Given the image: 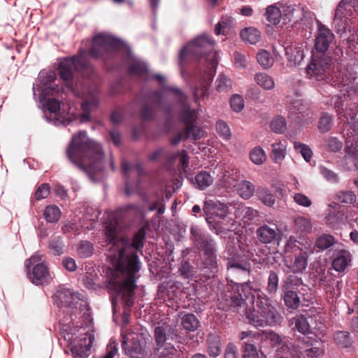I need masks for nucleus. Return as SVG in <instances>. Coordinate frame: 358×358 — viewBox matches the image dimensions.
Masks as SVG:
<instances>
[{"instance_id": "obj_1", "label": "nucleus", "mask_w": 358, "mask_h": 358, "mask_svg": "<svg viewBox=\"0 0 358 358\" xmlns=\"http://www.w3.org/2000/svg\"><path fill=\"white\" fill-rule=\"evenodd\" d=\"M58 73L64 81L65 87L73 95L85 96L81 104L83 113H76V108L68 103V110L65 113V103H62L56 99H48L46 107L49 115H44L48 122L55 125H69L79 122H87L90 120V112L96 109L99 104L98 90L90 86V80L94 74V68L88 59L87 50L80 48L77 55L72 57L64 58L59 64Z\"/></svg>"}, {"instance_id": "obj_2", "label": "nucleus", "mask_w": 358, "mask_h": 358, "mask_svg": "<svg viewBox=\"0 0 358 358\" xmlns=\"http://www.w3.org/2000/svg\"><path fill=\"white\" fill-rule=\"evenodd\" d=\"M52 298L59 308L67 309L68 315L60 320L61 334L66 341L73 357H87L94 337L89 330H86L83 324L76 325L73 315L76 318L77 315H81L82 312H84V315H89V304L82 294L64 286L59 287Z\"/></svg>"}, {"instance_id": "obj_3", "label": "nucleus", "mask_w": 358, "mask_h": 358, "mask_svg": "<svg viewBox=\"0 0 358 358\" xmlns=\"http://www.w3.org/2000/svg\"><path fill=\"white\" fill-rule=\"evenodd\" d=\"M139 213L138 205L128 204L120 207L104 223V234L106 241L111 245L110 249L117 250L112 255L111 261L115 273L120 275L121 278H126L127 273L126 271H122L121 268H119V264L123 265L128 262L131 265V262H134L136 259L139 270L141 269L138 256L136 251L134 250H141L143 248L146 234L145 229L141 228L134 234L131 243L126 238L118 236L122 227V220H133Z\"/></svg>"}, {"instance_id": "obj_4", "label": "nucleus", "mask_w": 358, "mask_h": 358, "mask_svg": "<svg viewBox=\"0 0 358 358\" xmlns=\"http://www.w3.org/2000/svg\"><path fill=\"white\" fill-rule=\"evenodd\" d=\"M87 54L105 64L120 57L122 63L128 66L127 72L130 76L141 80L151 79L148 64L134 56L127 43L110 34L101 33L96 35Z\"/></svg>"}, {"instance_id": "obj_5", "label": "nucleus", "mask_w": 358, "mask_h": 358, "mask_svg": "<svg viewBox=\"0 0 358 358\" xmlns=\"http://www.w3.org/2000/svg\"><path fill=\"white\" fill-rule=\"evenodd\" d=\"M230 294L222 295V299L227 305H230L242 317L245 316L248 322L255 327L274 326L280 324L281 315L273 306L267 296L264 294H258L256 304L251 311L248 308L247 300L251 294L250 289H247L241 284L233 285L229 287Z\"/></svg>"}, {"instance_id": "obj_6", "label": "nucleus", "mask_w": 358, "mask_h": 358, "mask_svg": "<svg viewBox=\"0 0 358 358\" xmlns=\"http://www.w3.org/2000/svg\"><path fill=\"white\" fill-rule=\"evenodd\" d=\"M66 154L72 164L87 173L94 182H100L104 178L101 147L90 139L86 131H80L73 136Z\"/></svg>"}, {"instance_id": "obj_7", "label": "nucleus", "mask_w": 358, "mask_h": 358, "mask_svg": "<svg viewBox=\"0 0 358 358\" xmlns=\"http://www.w3.org/2000/svg\"><path fill=\"white\" fill-rule=\"evenodd\" d=\"M234 203H222L217 199L206 200L203 210L206 215V220L210 229L216 234L231 229L233 225Z\"/></svg>"}, {"instance_id": "obj_8", "label": "nucleus", "mask_w": 358, "mask_h": 358, "mask_svg": "<svg viewBox=\"0 0 358 358\" xmlns=\"http://www.w3.org/2000/svg\"><path fill=\"white\" fill-rule=\"evenodd\" d=\"M154 339L157 358H178L176 345L181 343L182 337L178 335L176 327L166 323L157 326Z\"/></svg>"}, {"instance_id": "obj_9", "label": "nucleus", "mask_w": 358, "mask_h": 358, "mask_svg": "<svg viewBox=\"0 0 358 358\" xmlns=\"http://www.w3.org/2000/svg\"><path fill=\"white\" fill-rule=\"evenodd\" d=\"M119 268L122 271H126V278H121L120 294L123 302L122 319L125 324L129 323L130 309L134 301L135 289L136 288V280L138 279V273L139 272V266L136 259L131 263L119 264Z\"/></svg>"}, {"instance_id": "obj_10", "label": "nucleus", "mask_w": 358, "mask_h": 358, "mask_svg": "<svg viewBox=\"0 0 358 358\" xmlns=\"http://www.w3.org/2000/svg\"><path fill=\"white\" fill-rule=\"evenodd\" d=\"M227 285L224 288V290L218 295V301H220V303L223 304L222 307V309H224L225 306H230V305H227L226 301L222 299V296L224 294H230L229 287H231V284H241L245 288L249 289L245 283V280H248V278L250 276L251 264L248 259L231 258L227 261Z\"/></svg>"}, {"instance_id": "obj_11", "label": "nucleus", "mask_w": 358, "mask_h": 358, "mask_svg": "<svg viewBox=\"0 0 358 358\" xmlns=\"http://www.w3.org/2000/svg\"><path fill=\"white\" fill-rule=\"evenodd\" d=\"M203 60L206 63V70L203 73V98L206 85L210 83L215 75L218 64V55L215 40L210 35L203 33Z\"/></svg>"}, {"instance_id": "obj_12", "label": "nucleus", "mask_w": 358, "mask_h": 358, "mask_svg": "<svg viewBox=\"0 0 358 358\" xmlns=\"http://www.w3.org/2000/svg\"><path fill=\"white\" fill-rule=\"evenodd\" d=\"M56 73L53 71L42 70L40 71L36 84L33 85V95L35 99L43 101L50 95L59 92V89L55 83Z\"/></svg>"}, {"instance_id": "obj_13", "label": "nucleus", "mask_w": 358, "mask_h": 358, "mask_svg": "<svg viewBox=\"0 0 358 358\" xmlns=\"http://www.w3.org/2000/svg\"><path fill=\"white\" fill-rule=\"evenodd\" d=\"M215 253V242L211 239L203 240V279L204 278L208 280L215 278L218 271ZM203 283L204 280H203V287L209 285H203ZM210 283L217 284L215 280H211Z\"/></svg>"}, {"instance_id": "obj_14", "label": "nucleus", "mask_w": 358, "mask_h": 358, "mask_svg": "<svg viewBox=\"0 0 358 358\" xmlns=\"http://www.w3.org/2000/svg\"><path fill=\"white\" fill-rule=\"evenodd\" d=\"M332 61L325 54H313L311 62L307 66L306 71L307 76L312 80H324L331 72Z\"/></svg>"}, {"instance_id": "obj_15", "label": "nucleus", "mask_w": 358, "mask_h": 358, "mask_svg": "<svg viewBox=\"0 0 358 358\" xmlns=\"http://www.w3.org/2000/svg\"><path fill=\"white\" fill-rule=\"evenodd\" d=\"M43 255L36 253L26 262V269L30 281L36 285L48 282L50 275L47 266L41 262Z\"/></svg>"}, {"instance_id": "obj_16", "label": "nucleus", "mask_w": 358, "mask_h": 358, "mask_svg": "<svg viewBox=\"0 0 358 358\" xmlns=\"http://www.w3.org/2000/svg\"><path fill=\"white\" fill-rule=\"evenodd\" d=\"M201 58V35H198L180 50L178 55L179 64L180 67H184L188 64H199Z\"/></svg>"}, {"instance_id": "obj_17", "label": "nucleus", "mask_w": 358, "mask_h": 358, "mask_svg": "<svg viewBox=\"0 0 358 358\" xmlns=\"http://www.w3.org/2000/svg\"><path fill=\"white\" fill-rule=\"evenodd\" d=\"M282 20L284 23L293 21L294 23L301 22L305 25L310 24L313 13L305 11L296 5H288L282 3Z\"/></svg>"}, {"instance_id": "obj_18", "label": "nucleus", "mask_w": 358, "mask_h": 358, "mask_svg": "<svg viewBox=\"0 0 358 358\" xmlns=\"http://www.w3.org/2000/svg\"><path fill=\"white\" fill-rule=\"evenodd\" d=\"M254 336L257 338V341L262 345H270L273 347L280 345L279 350L283 352L286 350L289 351L293 345L287 338H282L273 331H257Z\"/></svg>"}, {"instance_id": "obj_19", "label": "nucleus", "mask_w": 358, "mask_h": 358, "mask_svg": "<svg viewBox=\"0 0 358 358\" xmlns=\"http://www.w3.org/2000/svg\"><path fill=\"white\" fill-rule=\"evenodd\" d=\"M292 348L297 358H320L324 354L322 348L313 346L306 338L299 339Z\"/></svg>"}, {"instance_id": "obj_20", "label": "nucleus", "mask_w": 358, "mask_h": 358, "mask_svg": "<svg viewBox=\"0 0 358 358\" xmlns=\"http://www.w3.org/2000/svg\"><path fill=\"white\" fill-rule=\"evenodd\" d=\"M317 35L315 38V48L320 53L324 54L329 45L334 39V35L331 31L320 21L317 22Z\"/></svg>"}, {"instance_id": "obj_21", "label": "nucleus", "mask_w": 358, "mask_h": 358, "mask_svg": "<svg viewBox=\"0 0 358 358\" xmlns=\"http://www.w3.org/2000/svg\"><path fill=\"white\" fill-rule=\"evenodd\" d=\"M122 347L125 355L130 358H144L147 354L145 342L141 341L138 335L132 338L130 344L123 339Z\"/></svg>"}, {"instance_id": "obj_22", "label": "nucleus", "mask_w": 358, "mask_h": 358, "mask_svg": "<svg viewBox=\"0 0 358 358\" xmlns=\"http://www.w3.org/2000/svg\"><path fill=\"white\" fill-rule=\"evenodd\" d=\"M98 217L99 215L97 213H93L90 216L85 215L83 217V220L79 224L72 221L66 222L62 227V230L64 233L73 232L75 234H79L80 233V229L83 227L92 229L98 220Z\"/></svg>"}, {"instance_id": "obj_23", "label": "nucleus", "mask_w": 358, "mask_h": 358, "mask_svg": "<svg viewBox=\"0 0 358 358\" xmlns=\"http://www.w3.org/2000/svg\"><path fill=\"white\" fill-rule=\"evenodd\" d=\"M352 261V255L349 250L338 247L333 254L332 268L337 272H343Z\"/></svg>"}, {"instance_id": "obj_24", "label": "nucleus", "mask_w": 358, "mask_h": 358, "mask_svg": "<svg viewBox=\"0 0 358 358\" xmlns=\"http://www.w3.org/2000/svg\"><path fill=\"white\" fill-rule=\"evenodd\" d=\"M180 117L186 125L187 138H192L194 140L198 139L199 134L195 132V121L196 119V111L194 110H191L187 107H185L180 113Z\"/></svg>"}, {"instance_id": "obj_25", "label": "nucleus", "mask_w": 358, "mask_h": 358, "mask_svg": "<svg viewBox=\"0 0 358 358\" xmlns=\"http://www.w3.org/2000/svg\"><path fill=\"white\" fill-rule=\"evenodd\" d=\"M342 105L343 104L339 100L338 97H335L334 108L336 110L338 118L347 124L348 128L344 129V131L347 130V131L344 134V137L345 138V147H347V137L349 135V136H350V143H349V145H350V144L352 142L355 145H356L357 149H358V144L355 138L356 136H358V131L354 130L352 128V124L344 120L345 114H348V110H349L351 106L347 108L345 111L343 113V109L342 108ZM352 107H353V106H352Z\"/></svg>"}, {"instance_id": "obj_26", "label": "nucleus", "mask_w": 358, "mask_h": 358, "mask_svg": "<svg viewBox=\"0 0 358 358\" xmlns=\"http://www.w3.org/2000/svg\"><path fill=\"white\" fill-rule=\"evenodd\" d=\"M279 232L276 224H264L257 228L256 234L261 243L268 244L278 239Z\"/></svg>"}, {"instance_id": "obj_27", "label": "nucleus", "mask_w": 358, "mask_h": 358, "mask_svg": "<svg viewBox=\"0 0 358 358\" xmlns=\"http://www.w3.org/2000/svg\"><path fill=\"white\" fill-rule=\"evenodd\" d=\"M285 55L289 66H299L304 58L303 45L294 43L285 48Z\"/></svg>"}, {"instance_id": "obj_28", "label": "nucleus", "mask_w": 358, "mask_h": 358, "mask_svg": "<svg viewBox=\"0 0 358 358\" xmlns=\"http://www.w3.org/2000/svg\"><path fill=\"white\" fill-rule=\"evenodd\" d=\"M285 104L286 105V110L288 113V117L295 120L299 117V115L306 113L307 106L304 101L300 99H292L287 96Z\"/></svg>"}, {"instance_id": "obj_29", "label": "nucleus", "mask_w": 358, "mask_h": 358, "mask_svg": "<svg viewBox=\"0 0 358 358\" xmlns=\"http://www.w3.org/2000/svg\"><path fill=\"white\" fill-rule=\"evenodd\" d=\"M350 143V136L348 135L347 137L345 154L343 159V166H345L347 170H350L354 167L358 170V149H357L356 145H355L352 142L350 145H349Z\"/></svg>"}, {"instance_id": "obj_30", "label": "nucleus", "mask_w": 358, "mask_h": 358, "mask_svg": "<svg viewBox=\"0 0 358 358\" xmlns=\"http://www.w3.org/2000/svg\"><path fill=\"white\" fill-rule=\"evenodd\" d=\"M282 3L277 2L267 6L265 11L266 20L271 24H278L282 20Z\"/></svg>"}, {"instance_id": "obj_31", "label": "nucleus", "mask_w": 358, "mask_h": 358, "mask_svg": "<svg viewBox=\"0 0 358 358\" xmlns=\"http://www.w3.org/2000/svg\"><path fill=\"white\" fill-rule=\"evenodd\" d=\"M308 263V254L306 250H301V252L294 255L293 263L289 266L293 273H303Z\"/></svg>"}, {"instance_id": "obj_32", "label": "nucleus", "mask_w": 358, "mask_h": 358, "mask_svg": "<svg viewBox=\"0 0 358 358\" xmlns=\"http://www.w3.org/2000/svg\"><path fill=\"white\" fill-rule=\"evenodd\" d=\"M258 212L241 203H234L233 215L236 218H241L244 222L251 221L257 216Z\"/></svg>"}, {"instance_id": "obj_33", "label": "nucleus", "mask_w": 358, "mask_h": 358, "mask_svg": "<svg viewBox=\"0 0 358 358\" xmlns=\"http://www.w3.org/2000/svg\"><path fill=\"white\" fill-rule=\"evenodd\" d=\"M312 320L310 317H306L303 315H297L292 317L289 323L293 326V329L306 335L311 332L309 320Z\"/></svg>"}, {"instance_id": "obj_34", "label": "nucleus", "mask_w": 358, "mask_h": 358, "mask_svg": "<svg viewBox=\"0 0 358 358\" xmlns=\"http://www.w3.org/2000/svg\"><path fill=\"white\" fill-rule=\"evenodd\" d=\"M271 158L275 164H281L287 155V142L279 141L271 144Z\"/></svg>"}, {"instance_id": "obj_35", "label": "nucleus", "mask_w": 358, "mask_h": 358, "mask_svg": "<svg viewBox=\"0 0 358 358\" xmlns=\"http://www.w3.org/2000/svg\"><path fill=\"white\" fill-rule=\"evenodd\" d=\"M284 303L289 309H297L301 303V301L297 292L293 289H282Z\"/></svg>"}, {"instance_id": "obj_36", "label": "nucleus", "mask_w": 358, "mask_h": 358, "mask_svg": "<svg viewBox=\"0 0 358 358\" xmlns=\"http://www.w3.org/2000/svg\"><path fill=\"white\" fill-rule=\"evenodd\" d=\"M207 352L210 357H216L221 352L220 337L217 334H210L207 338Z\"/></svg>"}, {"instance_id": "obj_37", "label": "nucleus", "mask_w": 358, "mask_h": 358, "mask_svg": "<svg viewBox=\"0 0 358 358\" xmlns=\"http://www.w3.org/2000/svg\"><path fill=\"white\" fill-rule=\"evenodd\" d=\"M333 245H335L336 248L342 246V244L338 242L335 238L330 234H322L315 241V246L321 250H327Z\"/></svg>"}, {"instance_id": "obj_38", "label": "nucleus", "mask_w": 358, "mask_h": 358, "mask_svg": "<svg viewBox=\"0 0 358 358\" xmlns=\"http://www.w3.org/2000/svg\"><path fill=\"white\" fill-rule=\"evenodd\" d=\"M217 148L213 145L203 148V166L205 169L213 166L217 163V160L215 158Z\"/></svg>"}, {"instance_id": "obj_39", "label": "nucleus", "mask_w": 358, "mask_h": 358, "mask_svg": "<svg viewBox=\"0 0 358 358\" xmlns=\"http://www.w3.org/2000/svg\"><path fill=\"white\" fill-rule=\"evenodd\" d=\"M356 0H341L338 3L335 13L346 16L348 18L355 12Z\"/></svg>"}, {"instance_id": "obj_40", "label": "nucleus", "mask_w": 358, "mask_h": 358, "mask_svg": "<svg viewBox=\"0 0 358 358\" xmlns=\"http://www.w3.org/2000/svg\"><path fill=\"white\" fill-rule=\"evenodd\" d=\"M313 225L310 219L299 216L294 220V231L296 234H308L312 231Z\"/></svg>"}, {"instance_id": "obj_41", "label": "nucleus", "mask_w": 358, "mask_h": 358, "mask_svg": "<svg viewBox=\"0 0 358 358\" xmlns=\"http://www.w3.org/2000/svg\"><path fill=\"white\" fill-rule=\"evenodd\" d=\"M62 215V212L56 205H49L43 210V217L48 223H57Z\"/></svg>"}, {"instance_id": "obj_42", "label": "nucleus", "mask_w": 358, "mask_h": 358, "mask_svg": "<svg viewBox=\"0 0 358 358\" xmlns=\"http://www.w3.org/2000/svg\"><path fill=\"white\" fill-rule=\"evenodd\" d=\"M254 79L256 83L265 90H271L275 87L274 80L265 73H256Z\"/></svg>"}, {"instance_id": "obj_43", "label": "nucleus", "mask_w": 358, "mask_h": 358, "mask_svg": "<svg viewBox=\"0 0 358 358\" xmlns=\"http://www.w3.org/2000/svg\"><path fill=\"white\" fill-rule=\"evenodd\" d=\"M176 159H179L178 166H180V169L185 171L189 164V158L185 151H178L175 153L171 152V155H167V162L169 164H172Z\"/></svg>"}, {"instance_id": "obj_44", "label": "nucleus", "mask_w": 358, "mask_h": 358, "mask_svg": "<svg viewBox=\"0 0 358 358\" xmlns=\"http://www.w3.org/2000/svg\"><path fill=\"white\" fill-rule=\"evenodd\" d=\"M241 36L244 41L255 44L259 41L261 34L256 28L248 27L241 31Z\"/></svg>"}, {"instance_id": "obj_45", "label": "nucleus", "mask_w": 358, "mask_h": 358, "mask_svg": "<svg viewBox=\"0 0 358 358\" xmlns=\"http://www.w3.org/2000/svg\"><path fill=\"white\" fill-rule=\"evenodd\" d=\"M333 24L336 33L342 36L349 27V20L346 16L335 13Z\"/></svg>"}, {"instance_id": "obj_46", "label": "nucleus", "mask_w": 358, "mask_h": 358, "mask_svg": "<svg viewBox=\"0 0 358 358\" xmlns=\"http://www.w3.org/2000/svg\"><path fill=\"white\" fill-rule=\"evenodd\" d=\"M237 192L243 199H248L255 192V186L248 180H243L238 184Z\"/></svg>"}, {"instance_id": "obj_47", "label": "nucleus", "mask_w": 358, "mask_h": 358, "mask_svg": "<svg viewBox=\"0 0 358 358\" xmlns=\"http://www.w3.org/2000/svg\"><path fill=\"white\" fill-rule=\"evenodd\" d=\"M76 250L80 257L87 258L92 255L94 252V245L88 241H80L77 244Z\"/></svg>"}, {"instance_id": "obj_48", "label": "nucleus", "mask_w": 358, "mask_h": 358, "mask_svg": "<svg viewBox=\"0 0 358 358\" xmlns=\"http://www.w3.org/2000/svg\"><path fill=\"white\" fill-rule=\"evenodd\" d=\"M131 169V165L127 161H123L121 165V171L122 173L125 178V194L127 196L131 195L134 192L135 188L137 187L138 184L134 185L131 184L128 179V173Z\"/></svg>"}, {"instance_id": "obj_49", "label": "nucleus", "mask_w": 358, "mask_h": 358, "mask_svg": "<svg viewBox=\"0 0 358 358\" xmlns=\"http://www.w3.org/2000/svg\"><path fill=\"white\" fill-rule=\"evenodd\" d=\"M279 285V277L276 272L271 271L267 280L266 291L271 296L277 293Z\"/></svg>"}, {"instance_id": "obj_50", "label": "nucleus", "mask_w": 358, "mask_h": 358, "mask_svg": "<svg viewBox=\"0 0 358 358\" xmlns=\"http://www.w3.org/2000/svg\"><path fill=\"white\" fill-rule=\"evenodd\" d=\"M250 159L256 165H261L266 159V155L264 149L260 146H256L250 152Z\"/></svg>"}, {"instance_id": "obj_51", "label": "nucleus", "mask_w": 358, "mask_h": 358, "mask_svg": "<svg viewBox=\"0 0 358 358\" xmlns=\"http://www.w3.org/2000/svg\"><path fill=\"white\" fill-rule=\"evenodd\" d=\"M344 215L341 212L329 213L325 217L326 224L333 229L339 227L341 223L344 222Z\"/></svg>"}, {"instance_id": "obj_52", "label": "nucleus", "mask_w": 358, "mask_h": 358, "mask_svg": "<svg viewBox=\"0 0 358 358\" xmlns=\"http://www.w3.org/2000/svg\"><path fill=\"white\" fill-rule=\"evenodd\" d=\"M321 281H322V286L324 287L326 292H330L333 297L339 295V286L338 281H336L330 276L328 278V279L327 277L325 276L324 279H321Z\"/></svg>"}, {"instance_id": "obj_53", "label": "nucleus", "mask_w": 358, "mask_h": 358, "mask_svg": "<svg viewBox=\"0 0 358 358\" xmlns=\"http://www.w3.org/2000/svg\"><path fill=\"white\" fill-rule=\"evenodd\" d=\"M271 130L276 134H283L287 130L285 118L281 115L275 116L270 124Z\"/></svg>"}, {"instance_id": "obj_54", "label": "nucleus", "mask_w": 358, "mask_h": 358, "mask_svg": "<svg viewBox=\"0 0 358 358\" xmlns=\"http://www.w3.org/2000/svg\"><path fill=\"white\" fill-rule=\"evenodd\" d=\"M257 59L259 65L264 69L271 68L274 62L269 52L265 50H261L257 53Z\"/></svg>"}, {"instance_id": "obj_55", "label": "nucleus", "mask_w": 358, "mask_h": 358, "mask_svg": "<svg viewBox=\"0 0 358 358\" xmlns=\"http://www.w3.org/2000/svg\"><path fill=\"white\" fill-rule=\"evenodd\" d=\"M303 285V282L301 278L294 275H289L283 281L281 288L282 289H292Z\"/></svg>"}, {"instance_id": "obj_56", "label": "nucleus", "mask_w": 358, "mask_h": 358, "mask_svg": "<svg viewBox=\"0 0 358 358\" xmlns=\"http://www.w3.org/2000/svg\"><path fill=\"white\" fill-rule=\"evenodd\" d=\"M148 210L150 211L157 210L158 216L164 214L165 211L164 198L158 194L155 195V200L150 202Z\"/></svg>"}, {"instance_id": "obj_57", "label": "nucleus", "mask_w": 358, "mask_h": 358, "mask_svg": "<svg viewBox=\"0 0 358 358\" xmlns=\"http://www.w3.org/2000/svg\"><path fill=\"white\" fill-rule=\"evenodd\" d=\"M148 210L150 211L157 210L158 216L164 214L165 211L164 198L158 194L155 195V200L150 202Z\"/></svg>"}, {"instance_id": "obj_58", "label": "nucleus", "mask_w": 358, "mask_h": 358, "mask_svg": "<svg viewBox=\"0 0 358 358\" xmlns=\"http://www.w3.org/2000/svg\"><path fill=\"white\" fill-rule=\"evenodd\" d=\"M148 210L150 211L157 210L158 216L164 214L165 211L164 198L158 194L155 195V200L150 202Z\"/></svg>"}, {"instance_id": "obj_59", "label": "nucleus", "mask_w": 358, "mask_h": 358, "mask_svg": "<svg viewBox=\"0 0 358 358\" xmlns=\"http://www.w3.org/2000/svg\"><path fill=\"white\" fill-rule=\"evenodd\" d=\"M335 198L340 203L346 204H352L357 201V196L352 191H340L336 194Z\"/></svg>"}, {"instance_id": "obj_60", "label": "nucleus", "mask_w": 358, "mask_h": 358, "mask_svg": "<svg viewBox=\"0 0 358 358\" xmlns=\"http://www.w3.org/2000/svg\"><path fill=\"white\" fill-rule=\"evenodd\" d=\"M216 90L217 92H227L231 90L232 83L229 78L224 74H220L216 80Z\"/></svg>"}, {"instance_id": "obj_61", "label": "nucleus", "mask_w": 358, "mask_h": 358, "mask_svg": "<svg viewBox=\"0 0 358 358\" xmlns=\"http://www.w3.org/2000/svg\"><path fill=\"white\" fill-rule=\"evenodd\" d=\"M294 148L296 152H299L302 155L306 162H308L310 161L313 156V152L308 145L295 141L294 143Z\"/></svg>"}, {"instance_id": "obj_62", "label": "nucleus", "mask_w": 358, "mask_h": 358, "mask_svg": "<svg viewBox=\"0 0 358 358\" xmlns=\"http://www.w3.org/2000/svg\"><path fill=\"white\" fill-rule=\"evenodd\" d=\"M216 131L218 135L224 140H229L231 137L230 128L227 122L222 120H218L215 125Z\"/></svg>"}, {"instance_id": "obj_63", "label": "nucleus", "mask_w": 358, "mask_h": 358, "mask_svg": "<svg viewBox=\"0 0 358 358\" xmlns=\"http://www.w3.org/2000/svg\"><path fill=\"white\" fill-rule=\"evenodd\" d=\"M335 342L340 346L348 348L351 345V338L348 331H340L334 334Z\"/></svg>"}, {"instance_id": "obj_64", "label": "nucleus", "mask_w": 358, "mask_h": 358, "mask_svg": "<svg viewBox=\"0 0 358 358\" xmlns=\"http://www.w3.org/2000/svg\"><path fill=\"white\" fill-rule=\"evenodd\" d=\"M182 327L189 331L195 330L199 325V320L193 314H187L182 319Z\"/></svg>"}]
</instances>
